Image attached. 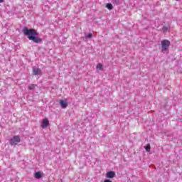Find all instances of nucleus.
<instances>
[{
    "instance_id": "1",
    "label": "nucleus",
    "mask_w": 182,
    "mask_h": 182,
    "mask_svg": "<svg viewBox=\"0 0 182 182\" xmlns=\"http://www.w3.org/2000/svg\"><path fill=\"white\" fill-rule=\"evenodd\" d=\"M23 32L24 35H26V36H38V32H36V30H35V29L25 28L23 30Z\"/></svg>"
},
{
    "instance_id": "2",
    "label": "nucleus",
    "mask_w": 182,
    "mask_h": 182,
    "mask_svg": "<svg viewBox=\"0 0 182 182\" xmlns=\"http://www.w3.org/2000/svg\"><path fill=\"white\" fill-rule=\"evenodd\" d=\"M18 143H21V136L18 135L13 136L10 139V144L11 146H16Z\"/></svg>"
},
{
    "instance_id": "3",
    "label": "nucleus",
    "mask_w": 182,
    "mask_h": 182,
    "mask_svg": "<svg viewBox=\"0 0 182 182\" xmlns=\"http://www.w3.org/2000/svg\"><path fill=\"white\" fill-rule=\"evenodd\" d=\"M161 43L162 51L167 50L170 48V41L168 40H163Z\"/></svg>"
},
{
    "instance_id": "4",
    "label": "nucleus",
    "mask_w": 182,
    "mask_h": 182,
    "mask_svg": "<svg viewBox=\"0 0 182 182\" xmlns=\"http://www.w3.org/2000/svg\"><path fill=\"white\" fill-rule=\"evenodd\" d=\"M28 38L29 41H33L35 43H41L42 42V38L33 36H28Z\"/></svg>"
},
{
    "instance_id": "5",
    "label": "nucleus",
    "mask_w": 182,
    "mask_h": 182,
    "mask_svg": "<svg viewBox=\"0 0 182 182\" xmlns=\"http://www.w3.org/2000/svg\"><path fill=\"white\" fill-rule=\"evenodd\" d=\"M49 126V119L47 117L44 118L41 122L42 129H46Z\"/></svg>"
},
{
    "instance_id": "6",
    "label": "nucleus",
    "mask_w": 182,
    "mask_h": 182,
    "mask_svg": "<svg viewBox=\"0 0 182 182\" xmlns=\"http://www.w3.org/2000/svg\"><path fill=\"white\" fill-rule=\"evenodd\" d=\"M106 176L107 178H114V177L116 176V173L113 171H110L107 172Z\"/></svg>"
},
{
    "instance_id": "7",
    "label": "nucleus",
    "mask_w": 182,
    "mask_h": 182,
    "mask_svg": "<svg viewBox=\"0 0 182 182\" xmlns=\"http://www.w3.org/2000/svg\"><path fill=\"white\" fill-rule=\"evenodd\" d=\"M41 73H42V70H41V69L33 68V75H34V76H37V75H41Z\"/></svg>"
},
{
    "instance_id": "8",
    "label": "nucleus",
    "mask_w": 182,
    "mask_h": 182,
    "mask_svg": "<svg viewBox=\"0 0 182 182\" xmlns=\"http://www.w3.org/2000/svg\"><path fill=\"white\" fill-rule=\"evenodd\" d=\"M60 105L62 109H66V107H68V102L63 100H61L60 101Z\"/></svg>"
},
{
    "instance_id": "9",
    "label": "nucleus",
    "mask_w": 182,
    "mask_h": 182,
    "mask_svg": "<svg viewBox=\"0 0 182 182\" xmlns=\"http://www.w3.org/2000/svg\"><path fill=\"white\" fill-rule=\"evenodd\" d=\"M34 177L35 178H37V179L42 178V173L39 171L36 172L34 174Z\"/></svg>"
},
{
    "instance_id": "10",
    "label": "nucleus",
    "mask_w": 182,
    "mask_h": 182,
    "mask_svg": "<svg viewBox=\"0 0 182 182\" xmlns=\"http://www.w3.org/2000/svg\"><path fill=\"white\" fill-rule=\"evenodd\" d=\"M144 149H145L146 151H147L148 153H150V150L151 149L150 144H147L146 146H144Z\"/></svg>"
},
{
    "instance_id": "11",
    "label": "nucleus",
    "mask_w": 182,
    "mask_h": 182,
    "mask_svg": "<svg viewBox=\"0 0 182 182\" xmlns=\"http://www.w3.org/2000/svg\"><path fill=\"white\" fill-rule=\"evenodd\" d=\"M36 86H38L37 85H35V84H31L29 86H28V90H35V88L36 87Z\"/></svg>"
},
{
    "instance_id": "12",
    "label": "nucleus",
    "mask_w": 182,
    "mask_h": 182,
    "mask_svg": "<svg viewBox=\"0 0 182 182\" xmlns=\"http://www.w3.org/2000/svg\"><path fill=\"white\" fill-rule=\"evenodd\" d=\"M106 8H107V9H109V11H112V9H113V5L110 3H108L106 5Z\"/></svg>"
},
{
    "instance_id": "13",
    "label": "nucleus",
    "mask_w": 182,
    "mask_h": 182,
    "mask_svg": "<svg viewBox=\"0 0 182 182\" xmlns=\"http://www.w3.org/2000/svg\"><path fill=\"white\" fill-rule=\"evenodd\" d=\"M102 69H103V65H102V63H98L97 65V70H102Z\"/></svg>"
},
{
    "instance_id": "14",
    "label": "nucleus",
    "mask_w": 182,
    "mask_h": 182,
    "mask_svg": "<svg viewBox=\"0 0 182 182\" xmlns=\"http://www.w3.org/2000/svg\"><path fill=\"white\" fill-rule=\"evenodd\" d=\"M93 36V34L92 33H90L87 34V36H85V39H90Z\"/></svg>"
},
{
    "instance_id": "15",
    "label": "nucleus",
    "mask_w": 182,
    "mask_h": 182,
    "mask_svg": "<svg viewBox=\"0 0 182 182\" xmlns=\"http://www.w3.org/2000/svg\"><path fill=\"white\" fill-rule=\"evenodd\" d=\"M104 182H112V181L110 179H106L104 181Z\"/></svg>"
},
{
    "instance_id": "16",
    "label": "nucleus",
    "mask_w": 182,
    "mask_h": 182,
    "mask_svg": "<svg viewBox=\"0 0 182 182\" xmlns=\"http://www.w3.org/2000/svg\"><path fill=\"white\" fill-rule=\"evenodd\" d=\"M164 31H167V27L164 26Z\"/></svg>"
},
{
    "instance_id": "17",
    "label": "nucleus",
    "mask_w": 182,
    "mask_h": 182,
    "mask_svg": "<svg viewBox=\"0 0 182 182\" xmlns=\"http://www.w3.org/2000/svg\"><path fill=\"white\" fill-rule=\"evenodd\" d=\"M4 2V0H0V4H2Z\"/></svg>"
}]
</instances>
